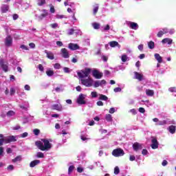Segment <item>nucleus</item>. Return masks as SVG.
I'll return each instance as SVG.
<instances>
[{
  "label": "nucleus",
  "mask_w": 176,
  "mask_h": 176,
  "mask_svg": "<svg viewBox=\"0 0 176 176\" xmlns=\"http://www.w3.org/2000/svg\"><path fill=\"white\" fill-rule=\"evenodd\" d=\"M52 139H41V142L38 140L35 142V145L40 151H50L52 149Z\"/></svg>",
  "instance_id": "f257e3e1"
},
{
  "label": "nucleus",
  "mask_w": 176,
  "mask_h": 176,
  "mask_svg": "<svg viewBox=\"0 0 176 176\" xmlns=\"http://www.w3.org/2000/svg\"><path fill=\"white\" fill-rule=\"evenodd\" d=\"M0 141L2 142V145H3V142L6 144H10V142H16L17 141V139H16V136H8L7 138H5L3 137V135L0 134Z\"/></svg>",
  "instance_id": "f03ea898"
},
{
  "label": "nucleus",
  "mask_w": 176,
  "mask_h": 176,
  "mask_svg": "<svg viewBox=\"0 0 176 176\" xmlns=\"http://www.w3.org/2000/svg\"><path fill=\"white\" fill-rule=\"evenodd\" d=\"M90 72H91V69L90 68H85V70H81L77 73V75L81 79L83 78H87L89 75H90Z\"/></svg>",
  "instance_id": "7ed1b4c3"
},
{
  "label": "nucleus",
  "mask_w": 176,
  "mask_h": 176,
  "mask_svg": "<svg viewBox=\"0 0 176 176\" xmlns=\"http://www.w3.org/2000/svg\"><path fill=\"white\" fill-rule=\"evenodd\" d=\"M112 155L115 157H120V156H124V151L120 148H116L112 151Z\"/></svg>",
  "instance_id": "20e7f679"
},
{
  "label": "nucleus",
  "mask_w": 176,
  "mask_h": 176,
  "mask_svg": "<svg viewBox=\"0 0 176 176\" xmlns=\"http://www.w3.org/2000/svg\"><path fill=\"white\" fill-rule=\"evenodd\" d=\"M81 83L84 86H86V87H91V86H93V79H81Z\"/></svg>",
  "instance_id": "39448f33"
},
{
  "label": "nucleus",
  "mask_w": 176,
  "mask_h": 176,
  "mask_svg": "<svg viewBox=\"0 0 176 176\" xmlns=\"http://www.w3.org/2000/svg\"><path fill=\"white\" fill-rule=\"evenodd\" d=\"M85 98H86V95L83 94H80L77 98V102L79 105H85L86 104V101H85Z\"/></svg>",
  "instance_id": "423d86ee"
},
{
  "label": "nucleus",
  "mask_w": 176,
  "mask_h": 176,
  "mask_svg": "<svg viewBox=\"0 0 176 176\" xmlns=\"http://www.w3.org/2000/svg\"><path fill=\"white\" fill-rule=\"evenodd\" d=\"M151 138L152 149H157V148H159V142H157V139L155 137H151Z\"/></svg>",
  "instance_id": "0eeeda50"
},
{
  "label": "nucleus",
  "mask_w": 176,
  "mask_h": 176,
  "mask_svg": "<svg viewBox=\"0 0 176 176\" xmlns=\"http://www.w3.org/2000/svg\"><path fill=\"white\" fill-rule=\"evenodd\" d=\"M93 76L96 78V79H101L102 78L103 74L98 72L97 69H94L92 72Z\"/></svg>",
  "instance_id": "6e6552de"
},
{
  "label": "nucleus",
  "mask_w": 176,
  "mask_h": 176,
  "mask_svg": "<svg viewBox=\"0 0 176 176\" xmlns=\"http://www.w3.org/2000/svg\"><path fill=\"white\" fill-rule=\"evenodd\" d=\"M12 43H13V38H12V36L9 35L6 38L5 45L8 47H10V46H12Z\"/></svg>",
  "instance_id": "1a4fd4ad"
},
{
  "label": "nucleus",
  "mask_w": 176,
  "mask_h": 176,
  "mask_svg": "<svg viewBox=\"0 0 176 176\" xmlns=\"http://www.w3.org/2000/svg\"><path fill=\"white\" fill-rule=\"evenodd\" d=\"M0 67L4 72H8L9 71V66H8L7 63H5L3 60H0Z\"/></svg>",
  "instance_id": "9d476101"
},
{
  "label": "nucleus",
  "mask_w": 176,
  "mask_h": 176,
  "mask_svg": "<svg viewBox=\"0 0 176 176\" xmlns=\"http://www.w3.org/2000/svg\"><path fill=\"white\" fill-rule=\"evenodd\" d=\"M133 150L135 151V152H138V151L142 149V144L138 143V142H135L133 144Z\"/></svg>",
  "instance_id": "9b49d317"
},
{
  "label": "nucleus",
  "mask_w": 176,
  "mask_h": 176,
  "mask_svg": "<svg viewBox=\"0 0 176 176\" xmlns=\"http://www.w3.org/2000/svg\"><path fill=\"white\" fill-rule=\"evenodd\" d=\"M102 85H107V81L105 80H96L94 82V87H100V86H102Z\"/></svg>",
  "instance_id": "f8f14e48"
},
{
  "label": "nucleus",
  "mask_w": 176,
  "mask_h": 176,
  "mask_svg": "<svg viewBox=\"0 0 176 176\" xmlns=\"http://www.w3.org/2000/svg\"><path fill=\"white\" fill-rule=\"evenodd\" d=\"M61 53L63 58H69V53H68V50L67 49L62 48Z\"/></svg>",
  "instance_id": "ddd939ff"
},
{
  "label": "nucleus",
  "mask_w": 176,
  "mask_h": 176,
  "mask_svg": "<svg viewBox=\"0 0 176 176\" xmlns=\"http://www.w3.org/2000/svg\"><path fill=\"white\" fill-rule=\"evenodd\" d=\"M134 74H135V79H138V80H139V82L144 80V75L143 74H141L137 72H135Z\"/></svg>",
  "instance_id": "4468645a"
},
{
  "label": "nucleus",
  "mask_w": 176,
  "mask_h": 176,
  "mask_svg": "<svg viewBox=\"0 0 176 176\" xmlns=\"http://www.w3.org/2000/svg\"><path fill=\"white\" fill-rule=\"evenodd\" d=\"M69 49H70V50H79L80 47L78 45V44L70 43L69 44Z\"/></svg>",
  "instance_id": "2eb2a0df"
},
{
  "label": "nucleus",
  "mask_w": 176,
  "mask_h": 176,
  "mask_svg": "<svg viewBox=\"0 0 176 176\" xmlns=\"http://www.w3.org/2000/svg\"><path fill=\"white\" fill-rule=\"evenodd\" d=\"M45 54H47V58L49 60H54V54L52 52H47V50H45Z\"/></svg>",
  "instance_id": "dca6fc26"
},
{
  "label": "nucleus",
  "mask_w": 176,
  "mask_h": 176,
  "mask_svg": "<svg viewBox=\"0 0 176 176\" xmlns=\"http://www.w3.org/2000/svg\"><path fill=\"white\" fill-rule=\"evenodd\" d=\"M41 163V160H35L34 161H32L30 163V167H35V166H38V164H39Z\"/></svg>",
  "instance_id": "f3484780"
},
{
  "label": "nucleus",
  "mask_w": 176,
  "mask_h": 176,
  "mask_svg": "<svg viewBox=\"0 0 176 176\" xmlns=\"http://www.w3.org/2000/svg\"><path fill=\"white\" fill-rule=\"evenodd\" d=\"M129 28H131V30H138V24L135 22H130L129 23Z\"/></svg>",
  "instance_id": "a211bd4d"
},
{
  "label": "nucleus",
  "mask_w": 176,
  "mask_h": 176,
  "mask_svg": "<svg viewBox=\"0 0 176 176\" xmlns=\"http://www.w3.org/2000/svg\"><path fill=\"white\" fill-rule=\"evenodd\" d=\"M109 45L111 46V47H116V46H118V47H120V45L119 44V43L118 41H110L109 43Z\"/></svg>",
  "instance_id": "6ab92c4d"
},
{
  "label": "nucleus",
  "mask_w": 176,
  "mask_h": 176,
  "mask_svg": "<svg viewBox=\"0 0 176 176\" xmlns=\"http://www.w3.org/2000/svg\"><path fill=\"white\" fill-rule=\"evenodd\" d=\"M146 94L148 97H153L155 96V91L152 89H146Z\"/></svg>",
  "instance_id": "aec40b11"
},
{
  "label": "nucleus",
  "mask_w": 176,
  "mask_h": 176,
  "mask_svg": "<svg viewBox=\"0 0 176 176\" xmlns=\"http://www.w3.org/2000/svg\"><path fill=\"white\" fill-rule=\"evenodd\" d=\"M43 13L41 14L39 16L38 19L40 20H42L43 19H45V17L47 16V15L49 14V13H47V10H43Z\"/></svg>",
  "instance_id": "412c9836"
},
{
  "label": "nucleus",
  "mask_w": 176,
  "mask_h": 176,
  "mask_svg": "<svg viewBox=\"0 0 176 176\" xmlns=\"http://www.w3.org/2000/svg\"><path fill=\"white\" fill-rule=\"evenodd\" d=\"M154 56L158 63H163V58H162V56H160V54H155Z\"/></svg>",
  "instance_id": "4be33fe9"
},
{
  "label": "nucleus",
  "mask_w": 176,
  "mask_h": 176,
  "mask_svg": "<svg viewBox=\"0 0 176 176\" xmlns=\"http://www.w3.org/2000/svg\"><path fill=\"white\" fill-rule=\"evenodd\" d=\"M176 130V126L174 125H170L168 127V131L170 133V134H175Z\"/></svg>",
  "instance_id": "5701e85b"
},
{
  "label": "nucleus",
  "mask_w": 176,
  "mask_h": 176,
  "mask_svg": "<svg viewBox=\"0 0 176 176\" xmlns=\"http://www.w3.org/2000/svg\"><path fill=\"white\" fill-rule=\"evenodd\" d=\"M9 11V6L8 5H3L1 6V12L2 13H6Z\"/></svg>",
  "instance_id": "b1692460"
},
{
  "label": "nucleus",
  "mask_w": 176,
  "mask_h": 176,
  "mask_svg": "<svg viewBox=\"0 0 176 176\" xmlns=\"http://www.w3.org/2000/svg\"><path fill=\"white\" fill-rule=\"evenodd\" d=\"M162 43H168V45H171V43H173V39L168 38H164L162 41Z\"/></svg>",
  "instance_id": "393cba45"
},
{
  "label": "nucleus",
  "mask_w": 176,
  "mask_h": 176,
  "mask_svg": "<svg viewBox=\"0 0 176 176\" xmlns=\"http://www.w3.org/2000/svg\"><path fill=\"white\" fill-rule=\"evenodd\" d=\"M52 109L56 111H61V106L59 104H53L52 106Z\"/></svg>",
  "instance_id": "a878e982"
},
{
  "label": "nucleus",
  "mask_w": 176,
  "mask_h": 176,
  "mask_svg": "<svg viewBox=\"0 0 176 176\" xmlns=\"http://www.w3.org/2000/svg\"><path fill=\"white\" fill-rule=\"evenodd\" d=\"M45 73H46V75H47V76H53V75H54V71L50 69H48Z\"/></svg>",
  "instance_id": "bb28decb"
},
{
  "label": "nucleus",
  "mask_w": 176,
  "mask_h": 176,
  "mask_svg": "<svg viewBox=\"0 0 176 176\" xmlns=\"http://www.w3.org/2000/svg\"><path fill=\"white\" fill-rule=\"evenodd\" d=\"M38 6H43V5H46V0H37Z\"/></svg>",
  "instance_id": "cd10ccee"
},
{
  "label": "nucleus",
  "mask_w": 176,
  "mask_h": 176,
  "mask_svg": "<svg viewBox=\"0 0 176 176\" xmlns=\"http://www.w3.org/2000/svg\"><path fill=\"white\" fill-rule=\"evenodd\" d=\"M99 6L98 4H96L94 7L93 13L94 15L97 14V12H98Z\"/></svg>",
  "instance_id": "c85d7f7f"
},
{
  "label": "nucleus",
  "mask_w": 176,
  "mask_h": 176,
  "mask_svg": "<svg viewBox=\"0 0 176 176\" xmlns=\"http://www.w3.org/2000/svg\"><path fill=\"white\" fill-rule=\"evenodd\" d=\"M17 162H21V155H18L12 160L13 163H16Z\"/></svg>",
  "instance_id": "c756f323"
},
{
  "label": "nucleus",
  "mask_w": 176,
  "mask_h": 176,
  "mask_svg": "<svg viewBox=\"0 0 176 176\" xmlns=\"http://www.w3.org/2000/svg\"><path fill=\"white\" fill-rule=\"evenodd\" d=\"M99 100H102V101H107L108 100V97L105 95L100 94Z\"/></svg>",
  "instance_id": "7c9ffc66"
},
{
  "label": "nucleus",
  "mask_w": 176,
  "mask_h": 176,
  "mask_svg": "<svg viewBox=\"0 0 176 176\" xmlns=\"http://www.w3.org/2000/svg\"><path fill=\"white\" fill-rule=\"evenodd\" d=\"M92 27L94 28V30H100V23H92Z\"/></svg>",
  "instance_id": "2f4dec72"
},
{
  "label": "nucleus",
  "mask_w": 176,
  "mask_h": 176,
  "mask_svg": "<svg viewBox=\"0 0 176 176\" xmlns=\"http://www.w3.org/2000/svg\"><path fill=\"white\" fill-rule=\"evenodd\" d=\"M148 46L150 49H155V43L153 41H150L148 43Z\"/></svg>",
  "instance_id": "473e14b6"
},
{
  "label": "nucleus",
  "mask_w": 176,
  "mask_h": 176,
  "mask_svg": "<svg viewBox=\"0 0 176 176\" xmlns=\"http://www.w3.org/2000/svg\"><path fill=\"white\" fill-rule=\"evenodd\" d=\"M105 119L107 122H112V116L111 114H107Z\"/></svg>",
  "instance_id": "72a5a7b5"
},
{
  "label": "nucleus",
  "mask_w": 176,
  "mask_h": 176,
  "mask_svg": "<svg viewBox=\"0 0 176 176\" xmlns=\"http://www.w3.org/2000/svg\"><path fill=\"white\" fill-rule=\"evenodd\" d=\"M36 157L43 159V157H45V155L42 152H38L36 154Z\"/></svg>",
  "instance_id": "f704fd0d"
},
{
  "label": "nucleus",
  "mask_w": 176,
  "mask_h": 176,
  "mask_svg": "<svg viewBox=\"0 0 176 176\" xmlns=\"http://www.w3.org/2000/svg\"><path fill=\"white\" fill-rule=\"evenodd\" d=\"M119 173H120V169H119V166H116L114 168V174L116 175H118V174H119Z\"/></svg>",
  "instance_id": "c9c22d12"
},
{
  "label": "nucleus",
  "mask_w": 176,
  "mask_h": 176,
  "mask_svg": "<svg viewBox=\"0 0 176 176\" xmlns=\"http://www.w3.org/2000/svg\"><path fill=\"white\" fill-rule=\"evenodd\" d=\"M127 55L126 54H123L121 57V60L122 61V63H126V61H127Z\"/></svg>",
  "instance_id": "e433bc0d"
},
{
  "label": "nucleus",
  "mask_w": 176,
  "mask_h": 176,
  "mask_svg": "<svg viewBox=\"0 0 176 176\" xmlns=\"http://www.w3.org/2000/svg\"><path fill=\"white\" fill-rule=\"evenodd\" d=\"M74 169L75 166L74 165L70 166L68 168V173L71 174V173H72V171H74Z\"/></svg>",
  "instance_id": "4c0bfd02"
},
{
  "label": "nucleus",
  "mask_w": 176,
  "mask_h": 176,
  "mask_svg": "<svg viewBox=\"0 0 176 176\" xmlns=\"http://www.w3.org/2000/svg\"><path fill=\"white\" fill-rule=\"evenodd\" d=\"M14 93H16V89H14L13 87H11L10 89V96H14Z\"/></svg>",
  "instance_id": "58836bf2"
},
{
  "label": "nucleus",
  "mask_w": 176,
  "mask_h": 176,
  "mask_svg": "<svg viewBox=\"0 0 176 176\" xmlns=\"http://www.w3.org/2000/svg\"><path fill=\"white\" fill-rule=\"evenodd\" d=\"M158 125L159 126H164V124H167V121L162 120V121H158Z\"/></svg>",
  "instance_id": "ea45409f"
},
{
  "label": "nucleus",
  "mask_w": 176,
  "mask_h": 176,
  "mask_svg": "<svg viewBox=\"0 0 176 176\" xmlns=\"http://www.w3.org/2000/svg\"><path fill=\"white\" fill-rule=\"evenodd\" d=\"M33 133H34V135H39L41 131L38 129H35L33 130Z\"/></svg>",
  "instance_id": "a19ab883"
},
{
  "label": "nucleus",
  "mask_w": 176,
  "mask_h": 176,
  "mask_svg": "<svg viewBox=\"0 0 176 176\" xmlns=\"http://www.w3.org/2000/svg\"><path fill=\"white\" fill-rule=\"evenodd\" d=\"M168 91H170V93H176V87H172L168 89Z\"/></svg>",
  "instance_id": "79ce46f5"
},
{
  "label": "nucleus",
  "mask_w": 176,
  "mask_h": 176,
  "mask_svg": "<svg viewBox=\"0 0 176 176\" xmlns=\"http://www.w3.org/2000/svg\"><path fill=\"white\" fill-rule=\"evenodd\" d=\"M7 170L8 171H13V170H14V166L13 165H9L8 167H7Z\"/></svg>",
  "instance_id": "37998d69"
},
{
  "label": "nucleus",
  "mask_w": 176,
  "mask_h": 176,
  "mask_svg": "<svg viewBox=\"0 0 176 176\" xmlns=\"http://www.w3.org/2000/svg\"><path fill=\"white\" fill-rule=\"evenodd\" d=\"M164 35V34L162 30L159 31L158 33L157 34V36L158 38H162V36Z\"/></svg>",
  "instance_id": "c03bdc74"
},
{
  "label": "nucleus",
  "mask_w": 176,
  "mask_h": 176,
  "mask_svg": "<svg viewBox=\"0 0 176 176\" xmlns=\"http://www.w3.org/2000/svg\"><path fill=\"white\" fill-rule=\"evenodd\" d=\"M7 116H14V111H9L7 113Z\"/></svg>",
  "instance_id": "a18cd8bd"
},
{
  "label": "nucleus",
  "mask_w": 176,
  "mask_h": 176,
  "mask_svg": "<svg viewBox=\"0 0 176 176\" xmlns=\"http://www.w3.org/2000/svg\"><path fill=\"white\" fill-rule=\"evenodd\" d=\"M54 68H55V69H60V68H61V65H60V63H56L54 65Z\"/></svg>",
  "instance_id": "49530a36"
},
{
  "label": "nucleus",
  "mask_w": 176,
  "mask_h": 176,
  "mask_svg": "<svg viewBox=\"0 0 176 176\" xmlns=\"http://www.w3.org/2000/svg\"><path fill=\"white\" fill-rule=\"evenodd\" d=\"M56 19H67L65 15H61V14H56Z\"/></svg>",
  "instance_id": "de8ad7c7"
},
{
  "label": "nucleus",
  "mask_w": 176,
  "mask_h": 176,
  "mask_svg": "<svg viewBox=\"0 0 176 176\" xmlns=\"http://www.w3.org/2000/svg\"><path fill=\"white\" fill-rule=\"evenodd\" d=\"M96 104L98 105V107H103L104 102H102V101L101 100H99L96 102Z\"/></svg>",
  "instance_id": "09e8293b"
},
{
  "label": "nucleus",
  "mask_w": 176,
  "mask_h": 176,
  "mask_svg": "<svg viewBox=\"0 0 176 176\" xmlns=\"http://www.w3.org/2000/svg\"><path fill=\"white\" fill-rule=\"evenodd\" d=\"M91 97H92L93 98H97V96H98L96 91H92L91 94Z\"/></svg>",
  "instance_id": "8fccbe9b"
},
{
  "label": "nucleus",
  "mask_w": 176,
  "mask_h": 176,
  "mask_svg": "<svg viewBox=\"0 0 176 176\" xmlns=\"http://www.w3.org/2000/svg\"><path fill=\"white\" fill-rule=\"evenodd\" d=\"M50 13H55L56 12V10L54 9V6H52L50 7Z\"/></svg>",
  "instance_id": "3c124183"
},
{
  "label": "nucleus",
  "mask_w": 176,
  "mask_h": 176,
  "mask_svg": "<svg viewBox=\"0 0 176 176\" xmlns=\"http://www.w3.org/2000/svg\"><path fill=\"white\" fill-rule=\"evenodd\" d=\"M74 32H75V30H74V28H72L69 30L68 35H74Z\"/></svg>",
  "instance_id": "603ef678"
},
{
  "label": "nucleus",
  "mask_w": 176,
  "mask_h": 176,
  "mask_svg": "<svg viewBox=\"0 0 176 176\" xmlns=\"http://www.w3.org/2000/svg\"><path fill=\"white\" fill-rule=\"evenodd\" d=\"M38 69H39V71H41V72H43V71H44V68H43V65H42L41 64H39L38 65Z\"/></svg>",
  "instance_id": "864d4df0"
},
{
  "label": "nucleus",
  "mask_w": 176,
  "mask_h": 176,
  "mask_svg": "<svg viewBox=\"0 0 176 176\" xmlns=\"http://www.w3.org/2000/svg\"><path fill=\"white\" fill-rule=\"evenodd\" d=\"M167 164H168V162H167V160H163L162 163V166H163L164 167L167 166Z\"/></svg>",
  "instance_id": "5fc2aeb1"
},
{
  "label": "nucleus",
  "mask_w": 176,
  "mask_h": 176,
  "mask_svg": "<svg viewBox=\"0 0 176 176\" xmlns=\"http://www.w3.org/2000/svg\"><path fill=\"white\" fill-rule=\"evenodd\" d=\"M21 137L22 138H25V137H28V133L25 132V133H22V134L21 135Z\"/></svg>",
  "instance_id": "6e6d98bb"
},
{
  "label": "nucleus",
  "mask_w": 176,
  "mask_h": 176,
  "mask_svg": "<svg viewBox=\"0 0 176 176\" xmlns=\"http://www.w3.org/2000/svg\"><path fill=\"white\" fill-rule=\"evenodd\" d=\"M139 112H140V113H145V109H144V107H140Z\"/></svg>",
  "instance_id": "4d7b16f0"
},
{
  "label": "nucleus",
  "mask_w": 176,
  "mask_h": 176,
  "mask_svg": "<svg viewBox=\"0 0 176 176\" xmlns=\"http://www.w3.org/2000/svg\"><path fill=\"white\" fill-rule=\"evenodd\" d=\"M50 27H52V28H57V27H58V24H57V23H52L50 25Z\"/></svg>",
  "instance_id": "13d9d810"
},
{
  "label": "nucleus",
  "mask_w": 176,
  "mask_h": 176,
  "mask_svg": "<svg viewBox=\"0 0 176 176\" xmlns=\"http://www.w3.org/2000/svg\"><path fill=\"white\" fill-rule=\"evenodd\" d=\"M80 138H81L82 141H86L87 140H89V138L85 137V135H80Z\"/></svg>",
  "instance_id": "bf43d9fd"
},
{
  "label": "nucleus",
  "mask_w": 176,
  "mask_h": 176,
  "mask_svg": "<svg viewBox=\"0 0 176 176\" xmlns=\"http://www.w3.org/2000/svg\"><path fill=\"white\" fill-rule=\"evenodd\" d=\"M162 32H164V34H168V29H167V28H164L162 29Z\"/></svg>",
  "instance_id": "052dcab7"
},
{
  "label": "nucleus",
  "mask_w": 176,
  "mask_h": 176,
  "mask_svg": "<svg viewBox=\"0 0 176 176\" xmlns=\"http://www.w3.org/2000/svg\"><path fill=\"white\" fill-rule=\"evenodd\" d=\"M115 93H119V91H122V89L120 87H116L114 89Z\"/></svg>",
  "instance_id": "680f3d73"
},
{
  "label": "nucleus",
  "mask_w": 176,
  "mask_h": 176,
  "mask_svg": "<svg viewBox=\"0 0 176 176\" xmlns=\"http://www.w3.org/2000/svg\"><path fill=\"white\" fill-rule=\"evenodd\" d=\"M12 19H13V20H17V19H19V14H14L12 15Z\"/></svg>",
  "instance_id": "e2e57ef3"
},
{
  "label": "nucleus",
  "mask_w": 176,
  "mask_h": 176,
  "mask_svg": "<svg viewBox=\"0 0 176 176\" xmlns=\"http://www.w3.org/2000/svg\"><path fill=\"white\" fill-rule=\"evenodd\" d=\"M29 46L31 49H35V43H29Z\"/></svg>",
  "instance_id": "0e129e2a"
},
{
  "label": "nucleus",
  "mask_w": 176,
  "mask_h": 176,
  "mask_svg": "<svg viewBox=\"0 0 176 176\" xmlns=\"http://www.w3.org/2000/svg\"><path fill=\"white\" fill-rule=\"evenodd\" d=\"M21 49H23V50H28V47L25 46L24 45H21Z\"/></svg>",
  "instance_id": "69168bd1"
},
{
  "label": "nucleus",
  "mask_w": 176,
  "mask_h": 176,
  "mask_svg": "<svg viewBox=\"0 0 176 176\" xmlns=\"http://www.w3.org/2000/svg\"><path fill=\"white\" fill-rule=\"evenodd\" d=\"M77 171L78 173H83V168H81V167H78L77 168Z\"/></svg>",
  "instance_id": "338daca9"
},
{
  "label": "nucleus",
  "mask_w": 176,
  "mask_h": 176,
  "mask_svg": "<svg viewBox=\"0 0 176 176\" xmlns=\"http://www.w3.org/2000/svg\"><path fill=\"white\" fill-rule=\"evenodd\" d=\"M142 154H143L144 155H148V150H146V149H143V150L142 151Z\"/></svg>",
  "instance_id": "774afa93"
}]
</instances>
